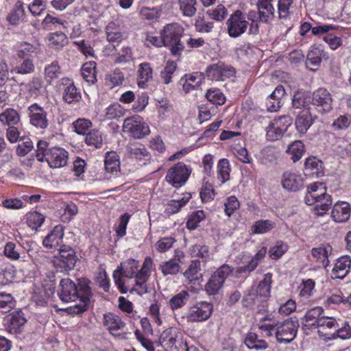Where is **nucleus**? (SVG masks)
Here are the masks:
<instances>
[{
    "mask_svg": "<svg viewBox=\"0 0 351 351\" xmlns=\"http://www.w3.org/2000/svg\"><path fill=\"white\" fill-rule=\"evenodd\" d=\"M160 269L164 276L174 275L179 272L180 266L176 260L171 259L161 264Z\"/></svg>",
    "mask_w": 351,
    "mask_h": 351,
    "instance_id": "obj_53",
    "label": "nucleus"
},
{
    "mask_svg": "<svg viewBox=\"0 0 351 351\" xmlns=\"http://www.w3.org/2000/svg\"><path fill=\"white\" fill-rule=\"evenodd\" d=\"M64 236L63 228L61 226H56L53 230L43 239V244L48 248H52L60 245Z\"/></svg>",
    "mask_w": 351,
    "mask_h": 351,
    "instance_id": "obj_28",
    "label": "nucleus"
},
{
    "mask_svg": "<svg viewBox=\"0 0 351 351\" xmlns=\"http://www.w3.org/2000/svg\"><path fill=\"white\" fill-rule=\"evenodd\" d=\"M207 14L211 19L221 21L228 15V10L222 4H219L215 8L208 10Z\"/></svg>",
    "mask_w": 351,
    "mask_h": 351,
    "instance_id": "obj_60",
    "label": "nucleus"
},
{
    "mask_svg": "<svg viewBox=\"0 0 351 351\" xmlns=\"http://www.w3.org/2000/svg\"><path fill=\"white\" fill-rule=\"evenodd\" d=\"M310 99L311 108H313L319 114L327 113L332 108L331 95L325 88H319L313 92Z\"/></svg>",
    "mask_w": 351,
    "mask_h": 351,
    "instance_id": "obj_12",
    "label": "nucleus"
},
{
    "mask_svg": "<svg viewBox=\"0 0 351 351\" xmlns=\"http://www.w3.org/2000/svg\"><path fill=\"white\" fill-rule=\"evenodd\" d=\"M276 227V223L269 219H260L254 222L251 231L254 234L267 233Z\"/></svg>",
    "mask_w": 351,
    "mask_h": 351,
    "instance_id": "obj_35",
    "label": "nucleus"
},
{
    "mask_svg": "<svg viewBox=\"0 0 351 351\" xmlns=\"http://www.w3.org/2000/svg\"><path fill=\"white\" fill-rule=\"evenodd\" d=\"M232 272V269L227 264L221 265L215 271L205 285V291L209 295L219 293L223 288L226 279Z\"/></svg>",
    "mask_w": 351,
    "mask_h": 351,
    "instance_id": "obj_9",
    "label": "nucleus"
},
{
    "mask_svg": "<svg viewBox=\"0 0 351 351\" xmlns=\"http://www.w3.org/2000/svg\"><path fill=\"white\" fill-rule=\"evenodd\" d=\"M85 142L88 145L100 148L103 145L102 134L97 130L90 131L86 136Z\"/></svg>",
    "mask_w": 351,
    "mask_h": 351,
    "instance_id": "obj_49",
    "label": "nucleus"
},
{
    "mask_svg": "<svg viewBox=\"0 0 351 351\" xmlns=\"http://www.w3.org/2000/svg\"><path fill=\"white\" fill-rule=\"evenodd\" d=\"M178 3L184 16L191 17L196 13V0H178Z\"/></svg>",
    "mask_w": 351,
    "mask_h": 351,
    "instance_id": "obj_47",
    "label": "nucleus"
},
{
    "mask_svg": "<svg viewBox=\"0 0 351 351\" xmlns=\"http://www.w3.org/2000/svg\"><path fill=\"white\" fill-rule=\"evenodd\" d=\"M213 304L207 302H197L189 307L186 314L189 322H201L207 320L212 315Z\"/></svg>",
    "mask_w": 351,
    "mask_h": 351,
    "instance_id": "obj_11",
    "label": "nucleus"
},
{
    "mask_svg": "<svg viewBox=\"0 0 351 351\" xmlns=\"http://www.w3.org/2000/svg\"><path fill=\"white\" fill-rule=\"evenodd\" d=\"M43 85V80L38 77H34L31 81L25 85L30 97H36L41 92Z\"/></svg>",
    "mask_w": 351,
    "mask_h": 351,
    "instance_id": "obj_50",
    "label": "nucleus"
},
{
    "mask_svg": "<svg viewBox=\"0 0 351 351\" xmlns=\"http://www.w3.org/2000/svg\"><path fill=\"white\" fill-rule=\"evenodd\" d=\"M289 246L282 241H278L269 251L270 257L274 260L280 258L287 250Z\"/></svg>",
    "mask_w": 351,
    "mask_h": 351,
    "instance_id": "obj_54",
    "label": "nucleus"
},
{
    "mask_svg": "<svg viewBox=\"0 0 351 351\" xmlns=\"http://www.w3.org/2000/svg\"><path fill=\"white\" fill-rule=\"evenodd\" d=\"M47 38L49 46L56 50L62 49L68 43L67 37L62 32L51 33Z\"/></svg>",
    "mask_w": 351,
    "mask_h": 351,
    "instance_id": "obj_34",
    "label": "nucleus"
},
{
    "mask_svg": "<svg viewBox=\"0 0 351 351\" xmlns=\"http://www.w3.org/2000/svg\"><path fill=\"white\" fill-rule=\"evenodd\" d=\"M201 270V263L199 260L191 261L189 268L184 273V276L190 281L198 278L199 272Z\"/></svg>",
    "mask_w": 351,
    "mask_h": 351,
    "instance_id": "obj_57",
    "label": "nucleus"
},
{
    "mask_svg": "<svg viewBox=\"0 0 351 351\" xmlns=\"http://www.w3.org/2000/svg\"><path fill=\"white\" fill-rule=\"evenodd\" d=\"M14 306V300L11 294L0 293V308L5 312L10 311Z\"/></svg>",
    "mask_w": 351,
    "mask_h": 351,
    "instance_id": "obj_62",
    "label": "nucleus"
},
{
    "mask_svg": "<svg viewBox=\"0 0 351 351\" xmlns=\"http://www.w3.org/2000/svg\"><path fill=\"white\" fill-rule=\"evenodd\" d=\"M191 170L183 162H178L171 167L166 175V180L176 188L184 184L188 180Z\"/></svg>",
    "mask_w": 351,
    "mask_h": 351,
    "instance_id": "obj_14",
    "label": "nucleus"
},
{
    "mask_svg": "<svg viewBox=\"0 0 351 351\" xmlns=\"http://www.w3.org/2000/svg\"><path fill=\"white\" fill-rule=\"evenodd\" d=\"M32 245H36L35 243L31 242L29 247H32ZM32 249L29 248L25 252L24 250L21 245H16L13 242H8L4 247L3 253L4 255L12 261H17L21 258L23 262H29L32 258V254L31 252Z\"/></svg>",
    "mask_w": 351,
    "mask_h": 351,
    "instance_id": "obj_16",
    "label": "nucleus"
},
{
    "mask_svg": "<svg viewBox=\"0 0 351 351\" xmlns=\"http://www.w3.org/2000/svg\"><path fill=\"white\" fill-rule=\"evenodd\" d=\"M339 327L337 320L334 317L322 316L318 322L317 332L320 336L330 339L335 338V330Z\"/></svg>",
    "mask_w": 351,
    "mask_h": 351,
    "instance_id": "obj_19",
    "label": "nucleus"
},
{
    "mask_svg": "<svg viewBox=\"0 0 351 351\" xmlns=\"http://www.w3.org/2000/svg\"><path fill=\"white\" fill-rule=\"evenodd\" d=\"M298 327L299 323L296 317H291L277 324H261L259 328L267 336H272L274 332L278 342L289 343L295 338Z\"/></svg>",
    "mask_w": 351,
    "mask_h": 351,
    "instance_id": "obj_2",
    "label": "nucleus"
},
{
    "mask_svg": "<svg viewBox=\"0 0 351 351\" xmlns=\"http://www.w3.org/2000/svg\"><path fill=\"white\" fill-rule=\"evenodd\" d=\"M189 293L186 290H182L175 295L169 300V306L172 310H176L183 307L189 300Z\"/></svg>",
    "mask_w": 351,
    "mask_h": 351,
    "instance_id": "obj_42",
    "label": "nucleus"
},
{
    "mask_svg": "<svg viewBox=\"0 0 351 351\" xmlns=\"http://www.w3.org/2000/svg\"><path fill=\"white\" fill-rule=\"evenodd\" d=\"M245 344L250 349L256 350H264L268 347L267 343L263 339H258V336L254 332H250L245 339Z\"/></svg>",
    "mask_w": 351,
    "mask_h": 351,
    "instance_id": "obj_41",
    "label": "nucleus"
},
{
    "mask_svg": "<svg viewBox=\"0 0 351 351\" xmlns=\"http://www.w3.org/2000/svg\"><path fill=\"white\" fill-rule=\"evenodd\" d=\"M77 261L75 250L69 245H62L60 247L58 253L54 256L53 264L57 271L68 272L75 267Z\"/></svg>",
    "mask_w": 351,
    "mask_h": 351,
    "instance_id": "obj_7",
    "label": "nucleus"
},
{
    "mask_svg": "<svg viewBox=\"0 0 351 351\" xmlns=\"http://www.w3.org/2000/svg\"><path fill=\"white\" fill-rule=\"evenodd\" d=\"M61 80L62 84L66 86L62 93L63 100L69 104L80 101L82 95L74 84L69 83L70 80L68 78H62Z\"/></svg>",
    "mask_w": 351,
    "mask_h": 351,
    "instance_id": "obj_21",
    "label": "nucleus"
},
{
    "mask_svg": "<svg viewBox=\"0 0 351 351\" xmlns=\"http://www.w3.org/2000/svg\"><path fill=\"white\" fill-rule=\"evenodd\" d=\"M123 130L128 132L135 138H141L148 135L149 128L139 116L127 118L123 122Z\"/></svg>",
    "mask_w": 351,
    "mask_h": 351,
    "instance_id": "obj_15",
    "label": "nucleus"
},
{
    "mask_svg": "<svg viewBox=\"0 0 351 351\" xmlns=\"http://www.w3.org/2000/svg\"><path fill=\"white\" fill-rule=\"evenodd\" d=\"M293 0H278V14L280 19H287L291 14Z\"/></svg>",
    "mask_w": 351,
    "mask_h": 351,
    "instance_id": "obj_61",
    "label": "nucleus"
},
{
    "mask_svg": "<svg viewBox=\"0 0 351 351\" xmlns=\"http://www.w3.org/2000/svg\"><path fill=\"white\" fill-rule=\"evenodd\" d=\"M229 36L237 38L244 34L249 25L247 18L241 10H236L226 21Z\"/></svg>",
    "mask_w": 351,
    "mask_h": 351,
    "instance_id": "obj_10",
    "label": "nucleus"
},
{
    "mask_svg": "<svg viewBox=\"0 0 351 351\" xmlns=\"http://www.w3.org/2000/svg\"><path fill=\"white\" fill-rule=\"evenodd\" d=\"M44 221V216L38 212H32L27 215V223L33 230L41 226Z\"/></svg>",
    "mask_w": 351,
    "mask_h": 351,
    "instance_id": "obj_58",
    "label": "nucleus"
},
{
    "mask_svg": "<svg viewBox=\"0 0 351 351\" xmlns=\"http://www.w3.org/2000/svg\"><path fill=\"white\" fill-rule=\"evenodd\" d=\"M177 64L173 61H168L164 69L161 71V77L165 84H168L171 82L172 75L175 73Z\"/></svg>",
    "mask_w": 351,
    "mask_h": 351,
    "instance_id": "obj_59",
    "label": "nucleus"
},
{
    "mask_svg": "<svg viewBox=\"0 0 351 351\" xmlns=\"http://www.w3.org/2000/svg\"><path fill=\"white\" fill-rule=\"evenodd\" d=\"M206 99L213 104L221 106L226 102V97L218 88H210L206 93Z\"/></svg>",
    "mask_w": 351,
    "mask_h": 351,
    "instance_id": "obj_48",
    "label": "nucleus"
},
{
    "mask_svg": "<svg viewBox=\"0 0 351 351\" xmlns=\"http://www.w3.org/2000/svg\"><path fill=\"white\" fill-rule=\"evenodd\" d=\"M90 281L84 280L81 285V291L77 302H70L73 305L66 308L68 314L79 315L86 311L90 306L93 299V292L89 286Z\"/></svg>",
    "mask_w": 351,
    "mask_h": 351,
    "instance_id": "obj_8",
    "label": "nucleus"
},
{
    "mask_svg": "<svg viewBox=\"0 0 351 351\" xmlns=\"http://www.w3.org/2000/svg\"><path fill=\"white\" fill-rule=\"evenodd\" d=\"M230 167L229 160L226 158L221 159L217 165V178L223 184L230 179Z\"/></svg>",
    "mask_w": 351,
    "mask_h": 351,
    "instance_id": "obj_40",
    "label": "nucleus"
},
{
    "mask_svg": "<svg viewBox=\"0 0 351 351\" xmlns=\"http://www.w3.org/2000/svg\"><path fill=\"white\" fill-rule=\"evenodd\" d=\"M49 143L39 141L37 143L36 158L38 161H47L51 168H60L67 165L69 153L60 147L48 148Z\"/></svg>",
    "mask_w": 351,
    "mask_h": 351,
    "instance_id": "obj_3",
    "label": "nucleus"
},
{
    "mask_svg": "<svg viewBox=\"0 0 351 351\" xmlns=\"http://www.w3.org/2000/svg\"><path fill=\"white\" fill-rule=\"evenodd\" d=\"M308 205L316 204L315 210L318 215H324L332 204L331 196L326 193V189L322 182H315L308 187L304 198Z\"/></svg>",
    "mask_w": 351,
    "mask_h": 351,
    "instance_id": "obj_4",
    "label": "nucleus"
},
{
    "mask_svg": "<svg viewBox=\"0 0 351 351\" xmlns=\"http://www.w3.org/2000/svg\"><path fill=\"white\" fill-rule=\"evenodd\" d=\"M0 121L4 125H16L20 121V115L13 108H8L0 114Z\"/></svg>",
    "mask_w": 351,
    "mask_h": 351,
    "instance_id": "obj_44",
    "label": "nucleus"
},
{
    "mask_svg": "<svg viewBox=\"0 0 351 351\" xmlns=\"http://www.w3.org/2000/svg\"><path fill=\"white\" fill-rule=\"evenodd\" d=\"M273 0H258L257 7L258 10V21L268 23L274 17L275 9L271 4Z\"/></svg>",
    "mask_w": 351,
    "mask_h": 351,
    "instance_id": "obj_24",
    "label": "nucleus"
},
{
    "mask_svg": "<svg viewBox=\"0 0 351 351\" xmlns=\"http://www.w3.org/2000/svg\"><path fill=\"white\" fill-rule=\"evenodd\" d=\"M304 152V145L301 141H295L289 144L286 152L291 156L293 162L298 161L302 156Z\"/></svg>",
    "mask_w": 351,
    "mask_h": 351,
    "instance_id": "obj_36",
    "label": "nucleus"
},
{
    "mask_svg": "<svg viewBox=\"0 0 351 351\" xmlns=\"http://www.w3.org/2000/svg\"><path fill=\"white\" fill-rule=\"evenodd\" d=\"M322 53L323 51L318 47L312 46L306 56L305 62L306 67L311 70H316L322 62Z\"/></svg>",
    "mask_w": 351,
    "mask_h": 351,
    "instance_id": "obj_32",
    "label": "nucleus"
},
{
    "mask_svg": "<svg viewBox=\"0 0 351 351\" xmlns=\"http://www.w3.org/2000/svg\"><path fill=\"white\" fill-rule=\"evenodd\" d=\"M351 265L350 256L340 257L332 270V277L334 278H343L349 272Z\"/></svg>",
    "mask_w": 351,
    "mask_h": 351,
    "instance_id": "obj_27",
    "label": "nucleus"
},
{
    "mask_svg": "<svg viewBox=\"0 0 351 351\" xmlns=\"http://www.w3.org/2000/svg\"><path fill=\"white\" fill-rule=\"evenodd\" d=\"M162 8L160 7L149 8L143 6L140 9V17L145 20L156 21L161 14Z\"/></svg>",
    "mask_w": 351,
    "mask_h": 351,
    "instance_id": "obj_45",
    "label": "nucleus"
},
{
    "mask_svg": "<svg viewBox=\"0 0 351 351\" xmlns=\"http://www.w3.org/2000/svg\"><path fill=\"white\" fill-rule=\"evenodd\" d=\"M304 180L301 175L292 171H285L282 176V187L289 191H297L303 186Z\"/></svg>",
    "mask_w": 351,
    "mask_h": 351,
    "instance_id": "obj_20",
    "label": "nucleus"
},
{
    "mask_svg": "<svg viewBox=\"0 0 351 351\" xmlns=\"http://www.w3.org/2000/svg\"><path fill=\"white\" fill-rule=\"evenodd\" d=\"M125 114V110L119 104H113L106 109L105 115L106 119H118L123 117Z\"/></svg>",
    "mask_w": 351,
    "mask_h": 351,
    "instance_id": "obj_55",
    "label": "nucleus"
},
{
    "mask_svg": "<svg viewBox=\"0 0 351 351\" xmlns=\"http://www.w3.org/2000/svg\"><path fill=\"white\" fill-rule=\"evenodd\" d=\"M153 77V70L148 62H143L138 65L137 70L138 85L144 87Z\"/></svg>",
    "mask_w": 351,
    "mask_h": 351,
    "instance_id": "obj_31",
    "label": "nucleus"
},
{
    "mask_svg": "<svg viewBox=\"0 0 351 351\" xmlns=\"http://www.w3.org/2000/svg\"><path fill=\"white\" fill-rule=\"evenodd\" d=\"M323 308L319 306L313 308L308 311L302 321L303 327L310 329L312 328H317L318 322L322 317L323 313Z\"/></svg>",
    "mask_w": 351,
    "mask_h": 351,
    "instance_id": "obj_26",
    "label": "nucleus"
},
{
    "mask_svg": "<svg viewBox=\"0 0 351 351\" xmlns=\"http://www.w3.org/2000/svg\"><path fill=\"white\" fill-rule=\"evenodd\" d=\"M129 156L138 161L149 160L150 155L146 147L141 144H132L127 147Z\"/></svg>",
    "mask_w": 351,
    "mask_h": 351,
    "instance_id": "obj_29",
    "label": "nucleus"
},
{
    "mask_svg": "<svg viewBox=\"0 0 351 351\" xmlns=\"http://www.w3.org/2000/svg\"><path fill=\"white\" fill-rule=\"evenodd\" d=\"M271 276L270 273L265 274L263 280L259 282L258 285L250 290L249 293L244 299L246 306L258 305L264 307L265 306L270 297Z\"/></svg>",
    "mask_w": 351,
    "mask_h": 351,
    "instance_id": "obj_6",
    "label": "nucleus"
},
{
    "mask_svg": "<svg viewBox=\"0 0 351 351\" xmlns=\"http://www.w3.org/2000/svg\"><path fill=\"white\" fill-rule=\"evenodd\" d=\"M61 69L58 62H53L45 67L44 77L45 81L51 84V82L59 77Z\"/></svg>",
    "mask_w": 351,
    "mask_h": 351,
    "instance_id": "obj_38",
    "label": "nucleus"
},
{
    "mask_svg": "<svg viewBox=\"0 0 351 351\" xmlns=\"http://www.w3.org/2000/svg\"><path fill=\"white\" fill-rule=\"evenodd\" d=\"M331 247L329 245L322 244L317 247H313L311 250L312 256L317 262L322 264L324 267L328 265V253L331 252Z\"/></svg>",
    "mask_w": 351,
    "mask_h": 351,
    "instance_id": "obj_30",
    "label": "nucleus"
},
{
    "mask_svg": "<svg viewBox=\"0 0 351 351\" xmlns=\"http://www.w3.org/2000/svg\"><path fill=\"white\" fill-rule=\"evenodd\" d=\"M74 131L78 134H84L91 126L92 123L86 119H78L73 123Z\"/></svg>",
    "mask_w": 351,
    "mask_h": 351,
    "instance_id": "obj_64",
    "label": "nucleus"
},
{
    "mask_svg": "<svg viewBox=\"0 0 351 351\" xmlns=\"http://www.w3.org/2000/svg\"><path fill=\"white\" fill-rule=\"evenodd\" d=\"M311 110L312 108H305L299 111L296 115L295 125L300 134H305L314 122L315 116L313 117Z\"/></svg>",
    "mask_w": 351,
    "mask_h": 351,
    "instance_id": "obj_18",
    "label": "nucleus"
},
{
    "mask_svg": "<svg viewBox=\"0 0 351 351\" xmlns=\"http://www.w3.org/2000/svg\"><path fill=\"white\" fill-rule=\"evenodd\" d=\"M229 71L224 68L223 63H217L208 66L206 74L208 77L215 80H223L226 73Z\"/></svg>",
    "mask_w": 351,
    "mask_h": 351,
    "instance_id": "obj_37",
    "label": "nucleus"
},
{
    "mask_svg": "<svg viewBox=\"0 0 351 351\" xmlns=\"http://www.w3.org/2000/svg\"><path fill=\"white\" fill-rule=\"evenodd\" d=\"M106 170L110 173L118 171L120 167L119 156L114 152H108L104 161Z\"/></svg>",
    "mask_w": 351,
    "mask_h": 351,
    "instance_id": "obj_39",
    "label": "nucleus"
},
{
    "mask_svg": "<svg viewBox=\"0 0 351 351\" xmlns=\"http://www.w3.org/2000/svg\"><path fill=\"white\" fill-rule=\"evenodd\" d=\"M24 17L25 10L23 3L21 1H17L7 15L6 19L10 24L15 25L23 20Z\"/></svg>",
    "mask_w": 351,
    "mask_h": 351,
    "instance_id": "obj_33",
    "label": "nucleus"
},
{
    "mask_svg": "<svg viewBox=\"0 0 351 351\" xmlns=\"http://www.w3.org/2000/svg\"><path fill=\"white\" fill-rule=\"evenodd\" d=\"M30 123L36 128L45 129L49 125L47 113L45 109L35 103L27 108Z\"/></svg>",
    "mask_w": 351,
    "mask_h": 351,
    "instance_id": "obj_17",
    "label": "nucleus"
},
{
    "mask_svg": "<svg viewBox=\"0 0 351 351\" xmlns=\"http://www.w3.org/2000/svg\"><path fill=\"white\" fill-rule=\"evenodd\" d=\"M322 167V162L315 157L306 159L304 163V171L306 175H315L318 176L319 169Z\"/></svg>",
    "mask_w": 351,
    "mask_h": 351,
    "instance_id": "obj_51",
    "label": "nucleus"
},
{
    "mask_svg": "<svg viewBox=\"0 0 351 351\" xmlns=\"http://www.w3.org/2000/svg\"><path fill=\"white\" fill-rule=\"evenodd\" d=\"M350 212L351 208L348 203L339 202L333 206L331 217L335 222L342 223L349 219Z\"/></svg>",
    "mask_w": 351,
    "mask_h": 351,
    "instance_id": "obj_23",
    "label": "nucleus"
},
{
    "mask_svg": "<svg viewBox=\"0 0 351 351\" xmlns=\"http://www.w3.org/2000/svg\"><path fill=\"white\" fill-rule=\"evenodd\" d=\"M310 97H306L301 93L294 95L292 99V106L295 110H302L305 108H311Z\"/></svg>",
    "mask_w": 351,
    "mask_h": 351,
    "instance_id": "obj_56",
    "label": "nucleus"
},
{
    "mask_svg": "<svg viewBox=\"0 0 351 351\" xmlns=\"http://www.w3.org/2000/svg\"><path fill=\"white\" fill-rule=\"evenodd\" d=\"M82 75L83 78L88 82L94 84L96 78V62L90 61L83 64L82 67Z\"/></svg>",
    "mask_w": 351,
    "mask_h": 351,
    "instance_id": "obj_43",
    "label": "nucleus"
},
{
    "mask_svg": "<svg viewBox=\"0 0 351 351\" xmlns=\"http://www.w3.org/2000/svg\"><path fill=\"white\" fill-rule=\"evenodd\" d=\"M35 66L33 61L29 58H25L21 62H18L13 69L12 72L21 75H28L34 73Z\"/></svg>",
    "mask_w": 351,
    "mask_h": 351,
    "instance_id": "obj_46",
    "label": "nucleus"
},
{
    "mask_svg": "<svg viewBox=\"0 0 351 351\" xmlns=\"http://www.w3.org/2000/svg\"><path fill=\"white\" fill-rule=\"evenodd\" d=\"M177 330L173 328H169L161 333L158 343L166 351H173V349H177L176 346L177 339Z\"/></svg>",
    "mask_w": 351,
    "mask_h": 351,
    "instance_id": "obj_22",
    "label": "nucleus"
},
{
    "mask_svg": "<svg viewBox=\"0 0 351 351\" xmlns=\"http://www.w3.org/2000/svg\"><path fill=\"white\" fill-rule=\"evenodd\" d=\"M161 34L164 46L169 47L173 56H180L184 49V45L181 41L184 28L178 23H169L163 27Z\"/></svg>",
    "mask_w": 351,
    "mask_h": 351,
    "instance_id": "obj_5",
    "label": "nucleus"
},
{
    "mask_svg": "<svg viewBox=\"0 0 351 351\" xmlns=\"http://www.w3.org/2000/svg\"><path fill=\"white\" fill-rule=\"evenodd\" d=\"M84 280L80 281L79 287L70 278H63L60 282V289L58 294L59 298L64 302H77L81 291V285Z\"/></svg>",
    "mask_w": 351,
    "mask_h": 351,
    "instance_id": "obj_13",
    "label": "nucleus"
},
{
    "mask_svg": "<svg viewBox=\"0 0 351 351\" xmlns=\"http://www.w3.org/2000/svg\"><path fill=\"white\" fill-rule=\"evenodd\" d=\"M27 320L21 312H14L10 319L9 328L10 331L18 332L20 328L26 323Z\"/></svg>",
    "mask_w": 351,
    "mask_h": 351,
    "instance_id": "obj_52",
    "label": "nucleus"
},
{
    "mask_svg": "<svg viewBox=\"0 0 351 351\" xmlns=\"http://www.w3.org/2000/svg\"><path fill=\"white\" fill-rule=\"evenodd\" d=\"M103 324L112 335H116L118 330L123 329L125 326L118 315L112 313L104 315Z\"/></svg>",
    "mask_w": 351,
    "mask_h": 351,
    "instance_id": "obj_25",
    "label": "nucleus"
},
{
    "mask_svg": "<svg viewBox=\"0 0 351 351\" xmlns=\"http://www.w3.org/2000/svg\"><path fill=\"white\" fill-rule=\"evenodd\" d=\"M190 252L193 256H198L204 260L209 258L208 247L206 245L195 244L191 247Z\"/></svg>",
    "mask_w": 351,
    "mask_h": 351,
    "instance_id": "obj_63",
    "label": "nucleus"
},
{
    "mask_svg": "<svg viewBox=\"0 0 351 351\" xmlns=\"http://www.w3.org/2000/svg\"><path fill=\"white\" fill-rule=\"evenodd\" d=\"M152 263V259L149 256L145 258L141 269H138V262L134 259H129L121 263L113 273L115 284L119 287L120 291L125 293L128 290L121 279V277H125L135 278V284L132 291H135L140 295L147 293V281L150 276Z\"/></svg>",
    "mask_w": 351,
    "mask_h": 351,
    "instance_id": "obj_1",
    "label": "nucleus"
}]
</instances>
